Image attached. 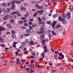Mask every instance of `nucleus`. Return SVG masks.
<instances>
[{
  "instance_id": "obj_45",
  "label": "nucleus",
  "mask_w": 73,
  "mask_h": 73,
  "mask_svg": "<svg viewBox=\"0 0 73 73\" xmlns=\"http://www.w3.org/2000/svg\"><path fill=\"white\" fill-rule=\"evenodd\" d=\"M29 25H32V22H29Z\"/></svg>"
},
{
  "instance_id": "obj_8",
  "label": "nucleus",
  "mask_w": 73,
  "mask_h": 73,
  "mask_svg": "<svg viewBox=\"0 0 73 73\" xmlns=\"http://www.w3.org/2000/svg\"><path fill=\"white\" fill-rule=\"evenodd\" d=\"M56 23V21H54L53 22V23L52 25V27L53 29H54V25H55Z\"/></svg>"
},
{
  "instance_id": "obj_54",
  "label": "nucleus",
  "mask_w": 73,
  "mask_h": 73,
  "mask_svg": "<svg viewBox=\"0 0 73 73\" xmlns=\"http://www.w3.org/2000/svg\"><path fill=\"white\" fill-rule=\"evenodd\" d=\"M46 19H45V17H43L42 18V20H45Z\"/></svg>"
},
{
  "instance_id": "obj_13",
  "label": "nucleus",
  "mask_w": 73,
  "mask_h": 73,
  "mask_svg": "<svg viewBox=\"0 0 73 73\" xmlns=\"http://www.w3.org/2000/svg\"><path fill=\"white\" fill-rule=\"evenodd\" d=\"M5 30V29H3L2 27L0 26V32H1V31H4Z\"/></svg>"
},
{
  "instance_id": "obj_43",
  "label": "nucleus",
  "mask_w": 73,
  "mask_h": 73,
  "mask_svg": "<svg viewBox=\"0 0 73 73\" xmlns=\"http://www.w3.org/2000/svg\"><path fill=\"white\" fill-rule=\"evenodd\" d=\"M10 10H11V9L10 8L7 9V12H9V11Z\"/></svg>"
},
{
  "instance_id": "obj_10",
  "label": "nucleus",
  "mask_w": 73,
  "mask_h": 73,
  "mask_svg": "<svg viewBox=\"0 0 73 73\" xmlns=\"http://www.w3.org/2000/svg\"><path fill=\"white\" fill-rule=\"evenodd\" d=\"M48 41V39L42 40L41 42L42 44L43 43H44V42H46V41Z\"/></svg>"
},
{
  "instance_id": "obj_25",
  "label": "nucleus",
  "mask_w": 73,
  "mask_h": 73,
  "mask_svg": "<svg viewBox=\"0 0 73 73\" xmlns=\"http://www.w3.org/2000/svg\"><path fill=\"white\" fill-rule=\"evenodd\" d=\"M24 48V45H21V46L19 47V48L20 49H23V48Z\"/></svg>"
},
{
  "instance_id": "obj_9",
  "label": "nucleus",
  "mask_w": 73,
  "mask_h": 73,
  "mask_svg": "<svg viewBox=\"0 0 73 73\" xmlns=\"http://www.w3.org/2000/svg\"><path fill=\"white\" fill-rule=\"evenodd\" d=\"M19 13L18 11H14L13 13H10V15H15V14H16V13Z\"/></svg>"
},
{
  "instance_id": "obj_22",
  "label": "nucleus",
  "mask_w": 73,
  "mask_h": 73,
  "mask_svg": "<svg viewBox=\"0 0 73 73\" xmlns=\"http://www.w3.org/2000/svg\"><path fill=\"white\" fill-rule=\"evenodd\" d=\"M24 42H29V40L28 39H26L24 40Z\"/></svg>"
},
{
  "instance_id": "obj_44",
  "label": "nucleus",
  "mask_w": 73,
  "mask_h": 73,
  "mask_svg": "<svg viewBox=\"0 0 73 73\" xmlns=\"http://www.w3.org/2000/svg\"><path fill=\"white\" fill-rule=\"evenodd\" d=\"M3 11V10H2V8H0V13H1V12Z\"/></svg>"
},
{
  "instance_id": "obj_2",
  "label": "nucleus",
  "mask_w": 73,
  "mask_h": 73,
  "mask_svg": "<svg viewBox=\"0 0 73 73\" xmlns=\"http://www.w3.org/2000/svg\"><path fill=\"white\" fill-rule=\"evenodd\" d=\"M15 3H19V4H20L21 3V1H16L15 0H13L11 2V4H12V7H11L12 9H14V8L15 7V5H14L15 4Z\"/></svg>"
},
{
  "instance_id": "obj_62",
  "label": "nucleus",
  "mask_w": 73,
  "mask_h": 73,
  "mask_svg": "<svg viewBox=\"0 0 73 73\" xmlns=\"http://www.w3.org/2000/svg\"><path fill=\"white\" fill-rule=\"evenodd\" d=\"M49 65H50V66H51V65H53V64H52V63H49Z\"/></svg>"
},
{
  "instance_id": "obj_29",
  "label": "nucleus",
  "mask_w": 73,
  "mask_h": 73,
  "mask_svg": "<svg viewBox=\"0 0 73 73\" xmlns=\"http://www.w3.org/2000/svg\"><path fill=\"white\" fill-rule=\"evenodd\" d=\"M16 63L17 64H21V62H20L19 61H17V62H16Z\"/></svg>"
},
{
  "instance_id": "obj_24",
  "label": "nucleus",
  "mask_w": 73,
  "mask_h": 73,
  "mask_svg": "<svg viewBox=\"0 0 73 73\" xmlns=\"http://www.w3.org/2000/svg\"><path fill=\"white\" fill-rule=\"evenodd\" d=\"M51 33L52 34H53V35H54V36L55 35H56V33H54V31H52Z\"/></svg>"
},
{
  "instance_id": "obj_15",
  "label": "nucleus",
  "mask_w": 73,
  "mask_h": 73,
  "mask_svg": "<svg viewBox=\"0 0 73 73\" xmlns=\"http://www.w3.org/2000/svg\"><path fill=\"white\" fill-rule=\"evenodd\" d=\"M31 30L30 29H27L26 30V31L27 33H29L31 32Z\"/></svg>"
},
{
  "instance_id": "obj_14",
  "label": "nucleus",
  "mask_w": 73,
  "mask_h": 73,
  "mask_svg": "<svg viewBox=\"0 0 73 73\" xmlns=\"http://www.w3.org/2000/svg\"><path fill=\"white\" fill-rule=\"evenodd\" d=\"M7 27H8V28H12V25H10L7 24Z\"/></svg>"
},
{
  "instance_id": "obj_20",
  "label": "nucleus",
  "mask_w": 73,
  "mask_h": 73,
  "mask_svg": "<svg viewBox=\"0 0 73 73\" xmlns=\"http://www.w3.org/2000/svg\"><path fill=\"white\" fill-rule=\"evenodd\" d=\"M16 44H17V43H16V42H14L13 43V44H14V45H13V47H14V48H15V47H16Z\"/></svg>"
},
{
  "instance_id": "obj_35",
  "label": "nucleus",
  "mask_w": 73,
  "mask_h": 73,
  "mask_svg": "<svg viewBox=\"0 0 73 73\" xmlns=\"http://www.w3.org/2000/svg\"><path fill=\"white\" fill-rule=\"evenodd\" d=\"M55 54H59V52L58 51H56L55 52Z\"/></svg>"
},
{
  "instance_id": "obj_5",
  "label": "nucleus",
  "mask_w": 73,
  "mask_h": 73,
  "mask_svg": "<svg viewBox=\"0 0 73 73\" xmlns=\"http://www.w3.org/2000/svg\"><path fill=\"white\" fill-rule=\"evenodd\" d=\"M34 43H35L33 41V40L31 39L30 40V42H29V44H30V45H34Z\"/></svg>"
},
{
  "instance_id": "obj_33",
  "label": "nucleus",
  "mask_w": 73,
  "mask_h": 73,
  "mask_svg": "<svg viewBox=\"0 0 73 73\" xmlns=\"http://www.w3.org/2000/svg\"><path fill=\"white\" fill-rule=\"evenodd\" d=\"M7 19V16H6V15H5V17L3 18L4 20H6Z\"/></svg>"
},
{
  "instance_id": "obj_17",
  "label": "nucleus",
  "mask_w": 73,
  "mask_h": 73,
  "mask_svg": "<svg viewBox=\"0 0 73 73\" xmlns=\"http://www.w3.org/2000/svg\"><path fill=\"white\" fill-rule=\"evenodd\" d=\"M44 52H43L41 54L42 56V58H44L45 56V54H44Z\"/></svg>"
},
{
  "instance_id": "obj_32",
  "label": "nucleus",
  "mask_w": 73,
  "mask_h": 73,
  "mask_svg": "<svg viewBox=\"0 0 73 73\" xmlns=\"http://www.w3.org/2000/svg\"><path fill=\"white\" fill-rule=\"evenodd\" d=\"M56 71H57V70H51V72H52V73H54V72H56Z\"/></svg>"
},
{
  "instance_id": "obj_46",
  "label": "nucleus",
  "mask_w": 73,
  "mask_h": 73,
  "mask_svg": "<svg viewBox=\"0 0 73 73\" xmlns=\"http://www.w3.org/2000/svg\"><path fill=\"white\" fill-rule=\"evenodd\" d=\"M28 53V52L27 51H25L24 52L25 54H27V53Z\"/></svg>"
},
{
  "instance_id": "obj_37",
  "label": "nucleus",
  "mask_w": 73,
  "mask_h": 73,
  "mask_svg": "<svg viewBox=\"0 0 73 73\" xmlns=\"http://www.w3.org/2000/svg\"><path fill=\"white\" fill-rule=\"evenodd\" d=\"M4 41V39H1L0 40V41L1 42H3Z\"/></svg>"
},
{
  "instance_id": "obj_12",
  "label": "nucleus",
  "mask_w": 73,
  "mask_h": 73,
  "mask_svg": "<svg viewBox=\"0 0 73 73\" xmlns=\"http://www.w3.org/2000/svg\"><path fill=\"white\" fill-rule=\"evenodd\" d=\"M59 56L60 57H64V55L63 54H62V53H59Z\"/></svg>"
},
{
  "instance_id": "obj_39",
  "label": "nucleus",
  "mask_w": 73,
  "mask_h": 73,
  "mask_svg": "<svg viewBox=\"0 0 73 73\" xmlns=\"http://www.w3.org/2000/svg\"><path fill=\"white\" fill-rule=\"evenodd\" d=\"M0 46H3V47H5V45L4 44H1L0 45Z\"/></svg>"
},
{
  "instance_id": "obj_52",
  "label": "nucleus",
  "mask_w": 73,
  "mask_h": 73,
  "mask_svg": "<svg viewBox=\"0 0 73 73\" xmlns=\"http://www.w3.org/2000/svg\"><path fill=\"white\" fill-rule=\"evenodd\" d=\"M10 32H7V35H10Z\"/></svg>"
},
{
  "instance_id": "obj_47",
  "label": "nucleus",
  "mask_w": 73,
  "mask_h": 73,
  "mask_svg": "<svg viewBox=\"0 0 73 73\" xmlns=\"http://www.w3.org/2000/svg\"><path fill=\"white\" fill-rule=\"evenodd\" d=\"M51 51H52V52H54V50L52 48H51Z\"/></svg>"
},
{
  "instance_id": "obj_61",
  "label": "nucleus",
  "mask_w": 73,
  "mask_h": 73,
  "mask_svg": "<svg viewBox=\"0 0 73 73\" xmlns=\"http://www.w3.org/2000/svg\"><path fill=\"white\" fill-rule=\"evenodd\" d=\"M31 63H33V60H31Z\"/></svg>"
},
{
  "instance_id": "obj_42",
  "label": "nucleus",
  "mask_w": 73,
  "mask_h": 73,
  "mask_svg": "<svg viewBox=\"0 0 73 73\" xmlns=\"http://www.w3.org/2000/svg\"><path fill=\"white\" fill-rule=\"evenodd\" d=\"M15 54H16V56H17V55L19 54V52H15Z\"/></svg>"
},
{
  "instance_id": "obj_27",
  "label": "nucleus",
  "mask_w": 73,
  "mask_h": 73,
  "mask_svg": "<svg viewBox=\"0 0 73 73\" xmlns=\"http://www.w3.org/2000/svg\"><path fill=\"white\" fill-rule=\"evenodd\" d=\"M40 37L41 38H44V35H41L40 36Z\"/></svg>"
},
{
  "instance_id": "obj_36",
  "label": "nucleus",
  "mask_w": 73,
  "mask_h": 73,
  "mask_svg": "<svg viewBox=\"0 0 73 73\" xmlns=\"http://www.w3.org/2000/svg\"><path fill=\"white\" fill-rule=\"evenodd\" d=\"M21 10H25V7H22L21 8Z\"/></svg>"
},
{
  "instance_id": "obj_19",
  "label": "nucleus",
  "mask_w": 73,
  "mask_h": 73,
  "mask_svg": "<svg viewBox=\"0 0 73 73\" xmlns=\"http://www.w3.org/2000/svg\"><path fill=\"white\" fill-rule=\"evenodd\" d=\"M21 19L23 20L24 22L25 23L26 22V20H25V18L24 17L21 18Z\"/></svg>"
},
{
  "instance_id": "obj_38",
  "label": "nucleus",
  "mask_w": 73,
  "mask_h": 73,
  "mask_svg": "<svg viewBox=\"0 0 73 73\" xmlns=\"http://www.w3.org/2000/svg\"><path fill=\"white\" fill-rule=\"evenodd\" d=\"M6 17H7V19L8 18H9V17H11V16L9 15H5Z\"/></svg>"
},
{
  "instance_id": "obj_40",
  "label": "nucleus",
  "mask_w": 73,
  "mask_h": 73,
  "mask_svg": "<svg viewBox=\"0 0 73 73\" xmlns=\"http://www.w3.org/2000/svg\"><path fill=\"white\" fill-rule=\"evenodd\" d=\"M29 28H30V29H33V28L32 26H29Z\"/></svg>"
},
{
  "instance_id": "obj_50",
  "label": "nucleus",
  "mask_w": 73,
  "mask_h": 73,
  "mask_svg": "<svg viewBox=\"0 0 73 73\" xmlns=\"http://www.w3.org/2000/svg\"><path fill=\"white\" fill-rule=\"evenodd\" d=\"M24 25H25V26H28V25L27 23H25L24 24Z\"/></svg>"
},
{
  "instance_id": "obj_30",
  "label": "nucleus",
  "mask_w": 73,
  "mask_h": 73,
  "mask_svg": "<svg viewBox=\"0 0 73 73\" xmlns=\"http://www.w3.org/2000/svg\"><path fill=\"white\" fill-rule=\"evenodd\" d=\"M37 18L38 19L39 22H41V18H40V17H38Z\"/></svg>"
},
{
  "instance_id": "obj_48",
  "label": "nucleus",
  "mask_w": 73,
  "mask_h": 73,
  "mask_svg": "<svg viewBox=\"0 0 73 73\" xmlns=\"http://www.w3.org/2000/svg\"><path fill=\"white\" fill-rule=\"evenodd\" d=\"M31 58H35V57L32 55L31 56Z\"/></svg>"
},
{
  "instance_id": "obj_51",
  "label": "nucleus",
  "mask_w": 73,
  "mask_h": 73,
  "mask_svg": "<svg viewBox=\"0 0 73 73\" xmlns=\"http://www.w3.org/2000/svg\"><path fill=\"white\" fill-rule=\"evenodd\" d=\"M17 16H21V14L19 13H18L17 14Z\"/></svg>"
},
{
  "instance_id": "obj_59",
  "label": "nucleus",
  "mask_w": 73,
  "mask_h": 73,
  "mask_svg": "<svg viewBox=\"0 0 73 73\" xmlns=\"http://www.w3.org/2000/svg\"><path fill=\"white\" fill-rule=\"evenodd\" d=\"M24 5H25V6H27L28 5L27 4V3H25L24 4Z\"/></svg>"
},
{
  "instance_id": "obj_34",
  "label": "nucleus",
  "mask_w": 73,
  "mask_h": 73,
  "mask_svg": "<svg viewBox=\"0 0 73 73\" xmlns=\"http://www.w3.org/2000/svg\"><path fill=\"white\" fill-rule=\"evenodd\" d=\"M51 3H52V4H57V3L54 2V1H51Z\"/></svg>"
},
{
  "instance_id": "obj_7",
  "label": "nucleus",
  "mask_w": 73,
  "mask_h": 73,
  "mask_svg": "<svg viewBox=\"0 0 73 73\" xmlns=\"http://www.w3.org/2000/svg\"><path fill=\"white\" fill-rule=\"evenodd\" d=\"M47 46H46L45 45L43 47V49L44 50V51L45 52H48L47 51V49H46Z\"/></svg>"
},
{
  "instance_id": "obj_11",
  "label": "nucleus",
  "mask_w": 73,
  "mask_h": 73,
  "mask_svg": "<svg viewBox=\"0 0 73 73\" xmlns=\"http://www.w3.org/2000/svg\"><path fill=\"white\" fill-rule=\"evenodd\" d=\"M44 11L43 10H42V11H37L38 13H40V15H41L43 13V11Z\"/></svg>"
},
{
  "instance_id": "obj_6",
  "label": "nucleus",
  "mask_w": 73,
  "mask_h": 73,
  "mask_svg": "<svg viewBox=\"0 0 73 73\" xmlns=\"http://www.w3.org/2000/svg\"><path fill=\"white\" fill-rule=\"evenodd\" d=\"M36 7H37L38 8H39V9H42V8H43V7L42 6H40L37 4H36Z\"/></svg>"
},
{
  "instance_id": "obj_60",
  "label": "nucleus",
  "mask_w": 73,
  "mask_h": 73,
  "mask_svg": "<svg viewBox=\"0 0 73 73\" xmlns=\"http://www.w3.org/2000/svg\"><path fill=\"white\" fill-rule=\"evenodd\" d=\"M31 73H33V72H34V70H31Z\"/></svg>"
},
{
  "instance_id": "obj_4",
  "label": "nucleus",
  "mask_w": 73,
  "mask_h": 73,
  "mask_svg": "<svg viewBox=\"0 0 73 73\" xmlns=\"http://www.w3.org/2000/svg\"><path fill=\"white\" fill-rule=\"evenodd\" d=\"M67 16L68 17V19L70 18V13H67V15L65 14V13H63L62 14V16L63 17H66V16Z\"/></svg>"
},
{
  "instance_id": "obj_18",
  "label": "nucleus",
  "mask_w": 73,
  "mask_h": 73,
  "mask_svg": "<svg viewBox=\"0 0 73 73\" xmlns=\"http://www.w3.org/2000/svg\"><path fill=\"white\" fill-rule=\"evenodd\" d=\"M11 37L13 38H16V35H11Z\"/></svg>"
},
{
  "instance_id": "obj_58",
  "label": "nucleus",
  "mask_w": 73,
  "mask_h": 73,
  "mask_svg": "<svg viewBox=\"0 0 73 73\" xmlns=\"http://www.w3.org/2000/svg\"><path fill=\"white\" fill-rule=\"evenodd\" d=\"M58 59H59V60H62V58H61L60 57H58Z\"/></svg>"
},
{
  "instance_id": "obj_64",
  "label": "nucleus",
  "mask_w": 73,
  "mask_h": 73,
  "mask_svg": "<svg viewBox=\"0 0 73 73\" xmlns=\"http://www.w3.org/2000/svg\"><path fill=\"white\" fill-rule=\"evenodd\" d=\"M17 51H18L19 52H20V50L19 49H17Z\"/></svg>"
},
{
  "instance_id": "obj_1",
  "label": "nucleus",
  "mask_w": 73,
  "mask_h": 73,
  "mask_svg": "<svg viewBox=\"0 0 73 73\" xmlns=\"http://www.w3.org/2000/svg\"><path fill=\"white\" fill-rule=\"evenodd\" d=\"M45 24H43L41 27V31L37 32V33L39 35L43 34V33H44V27H45Z\"/></svg>"
},
{
  "instance_id": "obj_28",
  "label": "nucleus",
  "mask_w": 73,
  "mask_h": 73,
  "mask_svg": "<svg viewBox=\"0 0 73 73\" xmlns=\"http://www.w3.org/2000/svg\"><path fill=\"white\" fill-rule=\"evenodd\" d=\"M31 54L32 55H33V56H35V52H32L31 53Z\"/></svg>"
},
{
  "instance_id": "obj_53",
  "label": "nucleus",
  "mask_w": 73,
  "mask_h": 73,
  "mask_svg": "<svg viewBox=\"0 0 73 73\" xmlns=\"http://www.w3.org/2000/svg\"><path fill=\"white\" fill-rule=\"evenodd\" d=\"M21 61H23V62H25V61H26V60H21Z\"/></svg>"
},
{
  "instance_id": "obj_49",
  "label": "nucleus",
  "mask_w": 73,
  "mask_h": 73,
  "mask_svg": "<svg viewBox=\"0 0 73 73\" xmlns=\"http://www.w3.org/2000/svg\"><path fill=\"white\" fill-rule=\"evenodd\" d=\"M29 64V62H26V65H28Z\"/></svg>"
},
{
  "instance_id": "obj_3",
  "label": "nucleus",
  "mask_w": 73,
  "mask_h": 73,
  "mask_svg": "<svg viewBox=\"0 0 73 73\" xmlns=\"http://www.w3.org/2000/svg\"><path fill=\"white\" fill-rule=\"evenodd\" d=\"M58 20L60 21H62V24L64 25H65L66 24V22L64 19H62L61 18V17H59L58 18Z\"/></svg>"
},
{
  "instance_id": "obj_41",
  "label": "nucleus",
  "mask_w": 73,
  "mask_h": 73,
  "mask_svg": "<svg viewBox=\"0 0 73 73\" xmlns=\"http://www.w3.org/2000/svg\"><path fill=\"white\" fill-rule=\"evenodd\" d=\"M50 21H49L47 22V23L48 24H50Z\"/></svg>"
},
{
  "instance_id": "obj_57",
  "label": "nucleus",
  "mask_w": 73,
  "mask_h": 73,
  "mask_svg": "<svg viewBox=\"0 0 73 73\" xmlns=\"http://www.w3.org/2000/svg\"><path fill=\"white\" fill-rule=\"evenodd\" d=\"M57 28H60V25H57L56 26Z\"/></svg>"
},
{
  "instance_id": "obj_21",
  "label": "nucleus",
  "mask_w": 73,
  "mask_h": 73,
  "mask_svg": "<svg viewBox=\"0 0 73 73\" xmlns=\"http://www.w3.org/2000/svg\"><path fill=\"white\" fill-rule=\"evenodd\" d=\"M18 23L19 24H22L23 23V22L21 21H18Z\"/></svg>"
},
{
  "instance_id": "obj_63",
  "label": "nucleus",
  "mask_w": 73,
  "mask_h": 73,
  "mask_svg": "<svg viewBox=\"0 0 73 73\" xmlns=\"http://www.w3.org/2000/svg\"><path fill=\"white\" fill-rule=\"evenodd\" d=\"M36 15H37V13H35L34 15L33 16H36Z\"/></svg>"
},
{
  "instance_id": "obj_56",
  "label": "nucleus",
  "mask_w": 73,
  "mask_h": 73,
  "mask_svg": "<svg viewBox=\"0 0 73 73\" xmlns=\"http://www.w3.org/2000/svg\"><path fill=\"white\" fill-rule=\"evenodd\" d=\"M23 35H22L20 37V38H21V39H22V38H23Z\"/></svg>"
},
{
  "instance_id": "obj_55",
  "label": "nucleus",
  "mask_w": 73,
  "mask_h": 73,
  "mask_svg": "<svg viewBox=\"0 0 73 73\" xmlns=\"http://www.w3.org/2000/svg\"><path fill=\"white\" fill-rule=\"evenodd\" d=\"M2 5L3 6H5V5H6V3H3V5Z\"/></svg>"
},
{
  "instance_id": "obj_23",
  "label": "nucleus",
  "mask_w": 73,
  "mask_h": 73,
  "mask_svg": "<svg viewBox=\"0 0 73 73\" xmlns=\"http://www.w3.org/2000/svg\"><path fill=\"white\" fill-rule=\"evenodd\" d=\"M24 36H29V34H24Z\"/></svg>"
},
{
  "instance_id": "obj_31",
  "label": "nucleus",
  "mask_w": 73,
  "mask_h": 73,
  "mask_svg": "<svg viewBox=\"0 0 73 73\" xmlns=\"http://www.w3.org/2000/svg\"><path fill=\"white\" fill-rule=\"evenodd\" d=\"M14 21H15V20L13 19H11L10 20V21H11V23H14Z\"/></svg>"
},
{
  "instance_id": "obj_26",
  "label": "nucleus",
  "mask_w": 73,
  "mask_h": 73,
  "mask_svg": "<svg viewBox=\"0 0 73 73\" xmlns=\"http://www.w3.org/2000/svg\"><path fill=\"white\" fill-rule=\"evenodd\" d=\"M11 33L12 34H15V31L13 30H11Z\"/></svg>"
},
{
  "instance_id": "obj_16",
  "label": "nucleus",
  "mask_w": 73,
  "mask_h": 73,
  "mask_svg": "<svg viewBox=\"0 0 73 73\" xmlns=\"http://www.w3.org/2000/svg\"><path fill=\"white\" fill-rule=\"evenodd\" d=\"M58 15L56 14L54 15L53 16V17L54 18H56V17H58Z\"/></svg>"
}]
</instances>
